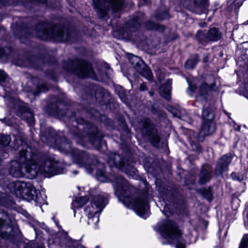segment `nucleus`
Returning a JSON list of instances; mask_svg holds the SVG:
<instances>
[{"mask_svg":"<svg viewBox=\"0 0 248 248\" xmlns=\"http://www.w3.org/2000/svg\"><path fill=\"white\" fill-rule=\"evenodd\" d=\"M55 132L49 128L48 131L43 133L41 128V139L45 143L57 148L60 152L70 155L75 163L79 167L84 168L88 173L93 172L95 166L97 165L96 176L101 182H111L115 195L126 206L133 207L140 217H145L148 209V202L145 196H141L133 199L131 194L134 188L128 182L120 175H113L108 177L105 173L104 165L98 162L94 156L89 155L85 152L73 149L70 142L64 137L59 139L53 137Z\"/></svg>","mask_w":248,"mask_h":248,"instance_id":"nucleus-1","label":"nucleus"},{"mask_svg":"<svg viewBox=\"0 0 248 248\" xmlns=\"http://www.w3.org/2000/svg\"><path fill=\"white\" fill-rule=\"evenodd\" d=\"M8 0H0V3L2 4H5Z\"/></svg>","mask_w":248,"mask_h":248,"instance_id":"nucleus-40","label":"nucleus"},{"mask_svg":"<svg viewBox=\"0 0 248 248\" xmlns=\"http://www.w3.org/2000/svg\"><path fill=\"white\" fill-rule=\"evenodd\" d=\"M155 16L158 20H164L169 17V14L167 11H164L162 13H157Z\"/></svg>","mask_w":248,"mask_h":248,"instance_id":"nucleus-29","label":"nucleus"},{"mask_svg":"<svg viewBox=\"0 0 248 248\" xmlns=\"http://www.w3.org/2000/svg\"><path fill=\"white\" fill-rule=\"evenodd\" d=\"M8 188L17 197L27 201H34L39 204H44L46 202V196L45 192L42 190L38 192L30 183L20 181L12 182L8 185Z\"/></svg>","mask_w":248,"mask_h":248,"instance_id":"nucleus-4","label":"nucleus"},{"mask_svg":"<svg viewBox=\"0 0 248 248\" xmlns=\"http://www.w3.org/2000/svg\"><path fill=\"white\" fill-rule=\"evenodd\" d=\"M172 80L168 79L160 88V95L167 100L170 98V90Z\"/></svg>","mask_w":248,"mask_h":248,"instance_id":"nucleus-18","label":"nucleus"},{"mask_svg":"<svg viewBox=\"0 0 248 248\" xmlns=\"http://www.w3.org/2000/svg\"><path fill=\"white\" fill-rule=\"evenodd\" d=\"M36 32V36L44 40L54 39L58 41L66 42L70 39L69 30L61 25L52 26L41 23L38 25Z\"/></svg>","mask_w":248,"mask_h":248,"instance_id":"nucleus-6","label":"nucleus"},{"mask_svg":"<svg viewBox=\"0 0 248 248\" xmlns=\"http://www.w3.org/2000/svg\"><path fill=\"white\" fill-rule=\"evenodd\" d=\"M11 138L8 135H0V144L4 146H8L11 141Z\"/></svg>","mask_w":248,"mask_h":248,"instance_id":"nucleus-26","label":"nucleus"},{"mask_svg":"<svg viewBox=\"0 0 248 248\" xmlns=\"http://www.w3.org/2000/svg\"><path fill=\"white\" fill-rule=\"evenodd\" d=\"M145 26L149 30H155L160 31L164 30V27L160 26L158 24H155L151 21H148L145 23Z\"/></svg>","mask_w":248,"mask_h":248,"instance_id":"nucleus-24","label":"nucleus"},{"mask_svg":"<svg viewBox=\"0 0 248 248\" xmlns=\"http://www.w3.org/2000/svg\"><path fill=\"white\" fill-rule=\"evenodd\" d=\"M247 69H248V66H247Z\"/></svg>","mask_w":248,"mask_h":248,"instance_id":"nucleus-49","label":"nucleus"},{"mask_svg":"<svg viewBox=\"0 0 248 248\" xmlns=\"http://www.w3.org/2000/svg\"><path fill=\"white\" fill-rule=\"evenodd\" d=\"M102 92H103L102 88H98L97 89H96L95 93V98L97 99V98H99L100 97V96L101 97H102L103 96V94L102 93Z\"/></svg>","mask_w":248,"mask_h":248,"instance_id":"nucleus-33","label":"nucleus"},{"mask_svg":"<svg viewBox=\"0 0 248 248\" xmlns=\"http://www.w3.org/2000/svg\"><path fill=\"white\" fill-rule=\"evenodd\" d=\"M57 114L59 116H64L67 114V112L65 110H58Z\"/></svg>","mask_w":248,"mask_h":248,"instance_id":"nucleus-35","label":"nucleus"},{"mask_svg":"<svg viewBox=\"0 0 248 248\" xmlns=\"http://www.w3.org/2000/svg\"><path fill=\"white\" fill-rule=\"evenodd\" d=\"M48 88L47 86L45 84H42L41 85H38L37 87L36 91L34 92V95L35 96L38 94L39 93H42V92H45L48 90Z\"/></svg>","mask_w":248,"mask_h":248,"instance_id":"nucleus-28","label":"nucleus"},{"mask_svg":"<svg viewBox=\"0 0 248 248\" xmlns=\"http://www.w3.org/2000/svg\"><path fill=\"white\" fill-rule=\"evenodd\" d=\"M157 231L165 239L163 244L176 243V248H186V244L181 236L180 230L173 221L167 220L159 223Z\"/></svg>","mask_w":248,"mask_h":248,"instance_id":"nucleus-5","label":"nucleus"},{"mask_svg":"<svg viewBox=\"0 0 248 248\" xmlns=\"http://www.w3.org/2000/svg\"><path fill=\"white\" fill-rule=\"evenodd\" d=\"M199 57L198 55H195L188 60L185 63V67L187 69H193L196 66L197 63L199 61Z\"/></svg>","mask_w":248,"mask_h":248,"instance_id":"nucleus-21","label":"nucleus"},{"mask_svg":"<svg viewBox=\"0 0 248 248\" xmlns=\"http://www.w3.org/2000/svg\"><path fill=\"white\" fill-rule=\"evenodd\" d=\"M167 209H168V208L167 207H165L164 208V214L166 215V216H169L171 214V213L170 212H169V213H167Z\"/></svg>","mask_w":248,"mask_h":248,"instance_id":"nucleus-37","label":"nucleus"},{"mask_svg":"<svg viewBox=\"0 0 248 248\" xmlns=\"http://www.w3.org/2000/svg\"><path fill=\"white\" fill-rule=\"evenodd\" d=\"M149 93L151 96H152L153 95V93L152 92H150Z\"/></svg>","mask_w":248,"mask_h":248,"instance_id":"nucleus-46","label":"nucleus"},{"mask_svg":"<svg viewBox=\"0 0 248 248\" xmlns=\"http://www.w3.org/2000/svg\"><path fill=\"white\" fill-rule=\"evenodd\" d=\"M234 128L236 130L239 131L240 130V126L235 124L234 125Z\"/></svg>","mask_w":248,"mask_h":248,"instance_id":"nucleus-39","label":"nucleus"},{"mask_svg":"<svg viewBox=\"0 0 248 248\" xmlns=\"http://www.w3.org/2000/svg\"><path fill=\"white\" fill-rule=\"evenodd\" d=\"M142 22L140 15L135 16L126 24V26L130 31H136Z\"/></svg>","mask_w":248,"mask_h":248,"instance_id":"nucleus-19","label":"nucleus"},{"mask_svg":"<svg viewBox=\"0 0 248 248\" xmlns=\"http://www.w3.org/2000/svg\"><path fill=\"white\" fill-rule=\"evenodd\" d=\"M100 139L98 138H95V140L97 142H99Z\"/></svg>","mask_w":248,"mask_h":248,"instance_id":"nucleus-43","label":"nucleus"},{"mask_svg":"<svg viewBox=\"0 0 248 248\" xmlns=\"http://www.w3.org/2000/svg\"><path fill=\"white\" fill-rule=\"evenodd\" d=\"M202 194L203 196L208 199L209 201H210L211 199V192L210 188H208L207 189L204 188L202 190Z\"/></svg>","mask_w":248,"mask_h":248,"instance_id":"nucleus-32","label":"nucleus"},{"mask_svg":"<svg viewBox=\"0 0 248 248\" xmlns=\"http://www.w3.org/2000/svg\"><path fill=\"white\" fill-rule=\"evenodd\" d=\"M200 26H201V27L203 28V27H205V26H206V23H202V24H200Z\"/></svg>","mask_w":248,"mask_h":248,"instance_id":"nucleus-41","label":"nucleus"},{"mask_svg":"<svg viewBox=\"0 0 248 248\" xmlns=\"http://www.w3.org/2000/svg\"><path fill=\"white\" fill-rule=\"evenodd\" d=\"M215 124L213 121L203 122L200 134L202 136H208L212 134L215 130Z\"/></svg>","mask_w":248,"mask_h":248,"instance_id":"nucleus-16","label":"nucleus"},{"mask_svg":"<svg viewBox=\"0 0 248 248\" xmlns=\"http://www.w3.org/2000/svg\"><path fill=\"white\" fill-rule=\"evenodd\" d=\"M152 144L155 147H157L160 141L159 136L155 135H153L151 138Z\"/></svg>","mask_w":248,"mask_h":248,"instance_id":"nucleus-31","label":"nucleus"},{"mask_svg":"<svg viewBox=\"0 0 248 248\" xmlns=\"http://www.w3.org/2000/svg\"><path fill=\"white\" fill-rule=\"evenodd\" d=\"M248 98V97H247Z\"/></svg>","mask_w":248,"mask_h":248,"instance_id":"nucleus-50","label":"nucleus"},{"mask_svg":"<svg viewBox=\"0 0 248 248\" xmlns=\"http://www.w3.org/2000/svg\"><path fill=\"white\" fill-rule=\"evenodd\" d=\"M108 202V195L103 192H100L94 195H92L87 201L85 197L78 198L73 202L72 208L75 215V208H80L86 204L84 211L88 217L87 223L94 228L99 220V215Z\"/></svg>","mask_w":248,"mask_h":248,"instance_id":"nucleus-3","label":"nucleus"},{"mask_svg":"<svg viewBox=\"0 0 248 248\" xmlns=\"http://www.w3.org/2000/svg\"><path fill=\"white\" fill-rule=\"evenodd\" d=\"M10 101H11L13 104L10 105L9 107L20 110L21 112V118L26 121L29 125H32L34 120L33 114L26 105L23 102L14 99H11Z\"/></svg>","mask_w":248,"mask_h":248,"instance_id":"nucleus-12","label":"nucleus"},{"mask_svg":"<svg viewBox=\"0 0 248 248\" xmlns=\"http://www.w3.org/2000/svg\"><path fill=\"white\" fill-rule=\"evenodd\" d=\"M65 69L68 72L73 73L80 78H96L91 65L84 60L70 61Z\"/></svg>","mask_w":248,"mask_h":248,"instance_id":"nucleus-7","label":"nucleus"},{"mask_svg":"<svg viewBox=\"0 0 248 248\" xmlns=\"http://www.w3.org/2000/svg\"><path fill=\"white\" fill-rule=\"evenodd\" d=\"M142 76L146 78L149 80H151L152 79V74L151 73V70L148 67H144L143 68V70L140 72Z\"/></svg>","mask_w":248,"mask_h":248,"instance_id":"nucleus-27","label":"nucleus"},{"mask_svg":"<svg viewBox=\"0 0 248 248\" xmlns=\"http://www.w3.org/2000/svg\"><path fill=\"white\" fill-rule=\"evenodd\" d=\"M248 248V234L245 235L241 241L240 245L238 248Z\"/></svg>","mask_w":248,"mask_h":248,"instance_id":"nucleus-30","label":"nucleus"},{"mask_svg":"<svg viewBox=\"0 0 248 248\" xmlns=\"http://www.w3.org/2000/svg\"><path fill=\"white\" fill-rule=\"evenodd\" d=\"M147 89L145 83H142L140 86V90L142 91H144Z\"/></svg>","mask_w":248,"mask_h":248,"instance_id":"nucleus-36","label":"nucleus"},{"mask_svg":"<svg viewBox=\"0 0 248 248\" xmlns=\"http://www.w3.org/2000/svg\"><path fill=\"white\" fill-rule=\"evenodd\" d=\"M144 3H148L150 1V0H142Z\"/></svg>","mask_w":248,"mask_h":248,"instance_id":"nucleus-42","label":"nucleus"},{"mask_svg":"<svg viewBox=\"0 0 248 248\" xmlns=\"http://www.w3.org/2000/svg\"><path fill=\"white\" fill-rule=\"evenodd\" d=\"M232 160V157L230 155H223L218 160L216 169L215 173L217 175L222 174L228 171V167Z\"/></svg>","mask_w":248,"mask_h":248,"instance_id":"nucleus-15","label":"nucleus"},{"mask_svg":"<svg viewBox=\"0 0 248 248\" xmlns=\"http://www.w3.org/2000/svg\"><path fill=\"white\" fill-rule=\"evenodd\" d=\"M188 89L192 92L196 91L197 95L196 99L197 101L202 102L207 99L208 95L211 92H214L217 90V88L214 83L209 84L208 82H205L200 85L198 89H196L194 85L188 82Z\"/></svg>","mask_w":248,"mask_h":248,"instance_id":"nucleus-10","label":"nucleus"},{"mask_svg":"<svg viewBox=\"0 0 248 248\" xmlns=\"http://www.w3.org/2000/svg\"><path fill=\"white\" fill-rule=\"evenodd\" d=\"M244 24L245 25H248V20H247V21L245 22L244 23Z\"/></svg>","mask_w":248,"mask_h":248,"instance_id":"nucleus-44","label":"nucleus"},{"mask_svg":"<svg viewBox=\"0 0 248 248\" xmlns=\"http://www.w3.org/2000/svg\"><path fill=\"white\" fill-rule=\"evenodd\" d=\"M13 228L7 213L0 209V236L1 237L10 239L13 237Z\"/></svg>","mask_w":248,"mask_h":248,"instance_id":"nucleus-11","label":"nucleus"},{"mask_svg":"<svg viewBox=\"0 0 248 248\" xmlns=\"http://www.w3.org/2000/svg\"><path fill=\"white\" fill-rule=\"evenodd\" d=\"M16 146L20 150L16 160L11 161L9 167L10 174L15 177L24 176V171L33 178L38 173L53 175L62 172L61 164L53 155H43L35 154L31 148L22 140L15 139Z\"/></svg>","mask_w":248,"mask_h":248,"instance_id":"nucleus-2","label":"nucleus"},{"mask_svg":"<svg viewBox=\"0 0 248 248\" xmlns=\"http://www.w3.org/2000/svg\"><path fill=\"white\" fill-rule=\"evenodd\" d=\"M32 0L35 2H39V3H45L46 1V0Z\"/></svg>","mask_w":248,"mask_h":248,"instance_id":"nucleus-38","label":"nucleus"},{"mask_svg":"<svg viewBox=\"0 0 248 248\" xmlns=\"http://www.w3.org/2000/svg\"><path fill=\"white\" fill-rule=\"evenodd\" d=\"M202 117L203 122L213 121L214 115L211 110L207 108H203L202 110Z\"/></svg>","mask_w":248,"mask_h":248,"instance_id":"nucleus-22","label":"nucleus"},{"mask_svg":"<svg viewBox=\"0 0 248 248\" xmlns=\"http://www.w3.org/2000/svg\"><path fill=\"white\" fill-rule=\"evenodd\" d=\"M174 116H176V117H179V116H178V114H177V113L174 114Z\"/></svg>","mask_w":248,"mask_h":248,"instance_id":"nucleus-45","label":"nucleus"},{"mask_svg":"<svg viewBox=\"0 0 248 248\" xmlns=\"http://www.w3.org/2000/svg\"><path fill=\"white\" fill-rule=\"evenodd\" d=\"M74 173H75V174H77V173H78V172H77V171H75V172H74Z\"/></svg>","mask_w":248,"mask_h":248,"instance_id":"nucleus-48","label":"nucleus"},{"mask_svg":"<svg viewBox=\"0 0 248 248\" xmlns=\"http://www.w3.org/2000/svg\"><path fill=\"white\" fill-rule=\"evenodd\" d=\"M10 83V79L6 74L3 71L0 70V84L6 88L9 87L7 85V83Z\"/></svg>","mask_w":248,"mask_h":248,"instance_id":"nucleus-23","label":"nucleus"},{"mask_svg":"<svg viewBox=\"0 0 248 248\" xmlns=\"http://www.w3.org/2000/svg\"><path fill=\"white\" fill-rule=\"evenodd\" d=\"M7 44L5 41L0 40V58L4 57L5 55L7 56L10 54L11 52V48L9 47H5Z\"/></svg>","mask_w":248,"mask_h":248,"instance_id":"nucleus-20","label":"nucleus"},{"mask_svg":"<svg viewBox=\"0 0 248 248\" xmlns=\"http://www.w3.org/2000/svg\"><path fill=\"white\" fill-rule=\"evenodd\" d=\"M234 175H235V173H232V177H233V176Z\"/></svg>","mask_w":248,"mask_h":248,"instance_id":"nucleus-47","label":"nucleus"},{"mask_svg":"<svg viewBox=\"0 0 248 248\" xmlns=\"http://www.w3.org/2000/svg\"><path fill=\"white\" fill-rule=\"evenodd\" d=\"M188 9L197 14H207L208 3L207 0H190Z\"/></svg>","mask_w":248,"mask_h":248,"instance_id":"nucleus-14","label":"nucleus"},{"mask_svg":"<svg viewBox=\"0 0 248 248\" xmlns=\"http://www.w3.org/2000/svg\"><path fill=\"white\" fill-rule=\"evenodd\" d=\"M123 2V0H99L95 8L100 17L103 18L121 10Z\"/></svg>","mask_w":248,"mask_h":248,"instance_id":"nucleus-8","label":"nucleus"},{"mask_svg":"<svg viewBox=\"0 0 248 248\" xmlns=\"http://www.w3.org/2000/svg\"><path fill=\"white\" fill-rule=\"evenodd\" d=\"M191 147L193 150L199 151L200 150V146L196 143H191Z\"/></svg>","mask_w":248,"mask_h":248,"instance_id":"nucleus-34","label":"nucleus"},{"mask_svg":"<svg viewBox=\"0 0 248 248\" xmlns=\"http://www.w3.org/2000/svg\"><path fill=\"white\" fill-rule=\"evenodd\" d=\"M108 162L110 167H116L117 168L124 171L126 174L130 176L136 175L138 172L137 170L132 166L126 164L124 159H123L119 155L115 153L110 154Z\"/></svg>","mask_w":248,"mask_h":248,"instance_id":"nucleus-9","label":"nucleus"},{"mask_svg":"<svg viewBox=\"0 0 248 248\" xmlns=\"http://www.w3.org/2000/svg\"><path fill=\"white\" fill-rule=\"evenodd\" d=\"M221 32L216 28H211L206 34L201 31H198L197 33V38L202 43L207 41H217L221 38Z\"/></svg>","mask_w":248,"mask_h":248,"instance_id":"nucleus-13","label":"nucleus"},{"mask_svg":"<svg viewBox=\"0 0 248 248\" xmlns=\"http://www.w3.org/2000/svg\"><path fill=\"white\" fill-rule=\"evenodd\" d=\"M211 168L209 165H204L199 175V182L203 184L208 182L211 178Z\"/></svg>","mask_w":248,"mask_h":248,"instance_id":"nucleus-17","label":"nucleus"},{"mask_svg":"<svg viewBox=\"0 0 248 248\" xmlns=\"http://www.w3.org/2000/svg\"><path fill=\"white\" fill-rule=\"evenodd\" d=\"M129 61L135 68L138 67L140 63L142 62L140 57L132 55L129 57Z\"/></svg>","mask_w":248,"mask_h":248,"instance_id":"nucleus-25","label":"nucleus"}]
</instances>
